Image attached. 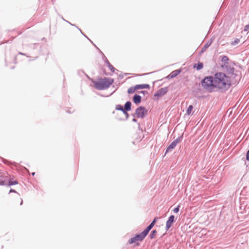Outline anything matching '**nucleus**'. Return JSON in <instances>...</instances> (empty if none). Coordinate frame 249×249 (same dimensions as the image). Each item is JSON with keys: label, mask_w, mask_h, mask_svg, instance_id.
<instances>
[{"label": "nucleus", "mask_w": 249, "mask_h": 249, "mask_svg": "<svg viewBox=\"0 0 249 249\" xmlns=\"http://www.w3.org/2000/svg\"><path fill=\"white\" fill-rule=\"evenodd\" d=\"M213 78L214 86L216 88L226 90L230 88L231 80L225 73L217 72L214 75Z\"/></svg>", "instance_id": "nucleus-1"}, {"label": "nucleus", "mask_w": 249, "mask_h": 249, "mask_svg": "<svg viewBox=\"0 0 249 249\" xmlns=\"http://www.w3.org/2000/svg\"><path fill=\"white\" fill-rule=\"evenodd\" d=\"M234 63L231 61L230 63L222 67L227 74L229 78H234L235 81L239 80L240 78L239 72L234 69Z\"/></svg>", "instance_id": "nucleus-2"}, {"label": "nucleus", "mask_w": 249, "mask_h": 249, "mask_svg": "<svg viewBox=\"0 0 249 249\" xmlns=\"http://www.w3.org/2000/svg\"><path fill=\"white\" fill-rule=\"evenodd\" d=\"M113 80L110 78H104L95 83V87L99 90L107 89L113 83Z\"/></svg>", "instance_id": "nucleus-3"}, {"label": "nucleus", "mask_w": 249, "mask_h": 249, "mask_svg": "<svg viewBox=\"0 0 249 249\" xmlns=\"http://www.w3.org/2000/svg\"><path fill=\"white\" fill-rule=\"evenodd\" d=\"M202 86L205 89L210 92L212 91L214 88H215L213 76H207L204 78L202 81Z\"/></svg>", "instance_id": "nucleus-4"}, {"label": "nucleus", "mask_w": 249, "mask_h": 249, "mask_svg": "<svg viewBox=\"0 0 249 249\" xmlns=\"http://www.w3.org/2000/svg\"><path fill=\"white\" fill-rule=\"evenodd\" d=\"M147 114V110L143 107L140 106L135 110V113L132 114L135 117L143 118Z\"/></svg>", "instance_id": "nucleus-5"}, {"label": "nucleus", "mask_w": 249, "mask_h": 249, "mask_svg": "<svg viewBox=\"0 0 249 249\" xmlns=\"http://www.w3.org/2000/svg\"><path fill=\"white\" fill-rule=\"evenodd\" d=\"M182 139L183 134L175 140L167 148L165 154L171 151L173 149H174L177 145L181 142Z\"/></svg>", "instance_id": "nucleus-6"}, {"label": "nucleus", "mask_w": 249, "mask_h": 249, "mask_svg": "<svg viewBox=\"0 0 249 249\" xmlns=\"http://www.w3.org/2000/svg\"><path fill=\"white\" fill-rule=\"evenodd\" d=\"M146 236V235L143 234V232L142 231L141 233L137 234L134 237L130 238L128 241V243L131 244L135 243L138 241H141Z\"/></svg>", "instance_id": "nucleus-7"}, {"label": "nucleus", "mask_w": 249, "mask_h": 249, "mask_svg": "<svg viewBox=\"0 0 249 249\" xmlns=\"http://www.w3.org/2000/svg\"><path fill=\"white\" fill-rule=\"evenodd\" d=\"M175 222V216L173 215H170L166 222V230L167 231Z\"/></svg>", "instance_id": "nucleus-8"}, {"label": "nucleus", "mask_w": 249, "mask_h": 249, "mask_svg": "<svg viewBox=\"0 0 249 249\" xmlns=\"http://www.w3.org/2000/svg\"><path fill=\"white\" fill-rule=\"evenodd\" d=\"M168 88L167 87L161 88L159 89L156 93H155L154 96L160 97L166 94Z\"/></svg>", "instance_id": "nucleus-9"}, {"label": "nucleus", "mask_w": 249, "mask_h": 249, "mask_svg": "<svg viewBox=\"0 0 249 249\" xmlns=\"http://www.w3.org/2000/svg\"><path fill=\"white\" fill-rule=\"evenodd\" d=\"M181 71L180 69L176 70L173 71L168 76V78H173L176 77L178 75Z\"/></svg>", "instance_id": "nucleus-10"}, {"label": "nucleus", "mask_w": 249, "mask_h": 249, "mask_svg": "<svg viewBox=\"0 0 249 249\" xmlns=\"http://www.w3.org/2000/svg\"><path fill=\"white\" fill-rule=\"evenodd\" d=\"M221 62L222 63V64L221 65V67H223L225 65H228L229 63H230V61H229V58L226 55L222 56Z\"/></svg>", "instance_id": "nucleus-11"}, {"label": "nucleus", "mask_w": 249, "mask_h": 249, "mask_svg": "<svg viewBox=\"0 0 249 249\" xmlns=\"http://www.w3.org/2000/svg\"><path fill=\"white\" fill-rule=\"evenodd\" d=\"M6 177H5L4 178H3V180H5L6 181V184H5L4 186H10L11 185H16V184H18V182L17 180L12 181L11 179H10L9 180H8L6 178Z\"/></svg>", "instance_id": "nucleus-12"}, {"label": "nucleus", "mask_w": 249, "mask_h": 249, "mask_svg": "<svg viewBox=\"0 0 249 249\" xmlns=\"http://www.w3.org/2000/svg\"><path fill=\"white\" fill-rule=\"evenodd\" d=\"M142 97L140 95L138 94L134 95L133 100L134 103L138 104L141 102Z\"/></svg>", "instance_id": "nucleus-13"}, {"label": "nucleus", "mask_w": 249, "mask_h": 249, "mask_svg": "<svg viewBox=\"0 0 249 249\" xmlns=\"http://www.w3.org/2000/svg\"><path fill=\"white\" fill-rule=\"evenodd\" d=\"M131 103L130 101L126 102L124 105V111H130L131 110Z\"/></svg>", "instance_id": "nucleus-14"}, {"label": "nucleus", "mask_w": 249, "mask_h": 249, "mask_svg": "<svg viewBox=\"0 0 249 249\" xmlns=\"http://www.w3.org/2000/svg\"><path fill=\"white\" fill-rule=\"evenodd\" d=\"M212 39H211L209 40L206 44L203 46L201 50V52H204L212 44Z\"/></svg>", "instance_id": "nucleus-15"}, {"label": "nucleus", "mask_w": 249, "mask_h": 249, "mask_svg": "<svg viewBox=\"0 0 249 249\" xmlns=\"http://www.w3.org/2000/svg\"><path fill=\"white\" fill-rule=\"evenodd\" d=\"M136 88L137 89H148L149 88V85L148 84H140V85H137Z\"/></svg>", "instance_id": "nucleus-16"}, {"label": "nucleus", "mask_w": 249, "mask_h": 249, "mask_svg": "<svg viewBox=\"0 0 249 249\" xmlns=\"http://www.w3.org/2000/svg\"><path fill=\"white\" fill-rule=\"evenodd\" d=\"M203 64L202 63L199 62L195 64L194 66V68H196L197 70H200L203 68Z\"/></svg>", "instance_id": "nucleus-17"}, {"label": "nucleus", "mask_w": 249, "mask_h": 249, "mask_svg": "<svg viewBox=\"0 0 249 249\" xmlns=\"http://www.w3.org/2000/svg\"><path fill=\"white\" fill-rule=\"evenodd\" d=\"M153 227V226H152V224H150V225L143 231V234L147 235L149 231Z\"/></svg>", "instance_id": "nucleus-18"}, {"label": "nucleus", "mask_w": 249, "mask_h": 249, "mask_svg": "<svg viewBox=\"0 0 249 249\" xmlns=\"http://www.w3.org/2000/svg\"><path fill=\"white\" fill-rule=\"evenodd\" d=\"M137 89H138L136 88V86L135 87H131L128 89L127 92L129 94L133 93Z\"/></svg>", "instance_id": "nucleus-19"}, {"label": "nucleus", "mask_w": 249, "mask_h": 249, "mask_svg": "<svg viewBox=\"0 0 249 249\" xmlns=\"http://www.w3.org/2000/svg\"><path fill=\"white\" fill-rule=\"evenodd\" d=\"M193 108V106L192 105H190L188 107V108H187V109L186 110V114H187L188 115H190L191 114V111H192Z\"/></svg>", "instance_id": "nucleus-20"}, {"label": "nucleus", "mask_w": 249, "mask_h": 249, "mask_svg": "<svg viewBox=\"0 0 249 249\" xmlns=\"http://www.w3.org/2000/svg\"><path fill=\"white\" fill-rule=\"evenodd\" d=\"M6 184V181L5 180H3V177L0 175V185H5Z\"/></svg>", "instance_id": "nucleus-21"}, {"label": "nucleus", "mask_w": 249, "mask_h": 249, "mask_svg": "<svg viewBox=\"0 0 249 249\" xmlns=\"http://www.w3.org/2000/svg\"><path fill=\"white\" fill-rule=\"evenodd\" d=\"M115 108H116V110L122 111L123 112H124V108L120 105H116Z\"/></svg>", "instance_id": "nucleus-22"}, {"label": "nucleus", "mask_w": 249, "mask_h": 249, "mask_svg": "<svg viewBox=\"0 0 249 249\" xmlns=\"http://www.w3.org/2000/svg\"><path fill=\"white\" fill-rule=\"evenodd\" d=\"M157 231L156 230H153L150 234V237L151 239L154 238L155 237Z\"/></svg>", "instance_id": "nucleus-23"}, {"label": "nucleus", "mask_w": 249, "mask_h": 249, "mask_svg": "<svg viewBox=\"0 0 249 249\" xmlns=\"http://www.w3.org/2000/svg\"><path fill=\"white\" fill-rule=\"evenodd\" d=\"M108 67L111 71L112 72H114L115 71V68L112 66V65L111 64H109V65H108Z\"/></svg>", "instance_id": "nucleus-24"}, {"label": "nucleus", "mask_w": 249, "mask_h": 249, "mask_svg": "<svg viewBox=\"0 0 249 249\" xmlns=\"http://www.w3.org/2000/svg\"><path fill=\"white\" fill-rule=\"evenodd\" d=\"M179 207H180V206L178 205V207L175 208L173 210L174 212L175 213H178L179 210Z\"/></svg>", "instance_id": "nucleus-25"}, {"label": "nucleus", "mask_w": 249, "mask_h": 249, "mask_svg": "<svg viewBox=\"0 0 249 249\" xmlns=\"http://www.w3.org/2000/svg\"><path fill=\"white\" fill-rule=\"evenodd\" d=\"M240 42V40L238 38L235 39L234 41L232 43V45L238 44Z\"/></svg>", "instance_id": "nucleus-26"}, {"label": "nucleus", "mask_w": 249, "mask_h": 249, "mask_svg": "<svg viewBox=\"0 0 249 249\" xmlns=\"http://www.w3.org/2000/svg\"><path fill=\"white\" fill-rule=\"evenodd\" d=\"M244 31H249V25H247L245 26Z\"/></svg>", "instance_id": "nucleus-27"}, {"label": "nucleus", "mask_w": 249, "mask_h": 249, "mask_svg": "<svg viewBox=\"0 0 249 249\" xmlns=\"http://www.w3.org/2000/svg\"><path fill=\"white\" fill-rule=\"evenodd\" d=\"M246 159L249 161V150L248 151L246 154Z\"/></svg>", "instance_id": "nucleus-28"}, {"label": "nucleus", "mask_w": 249, "mask_h": 249, "mask_svg": "<svg viewBox=\"0 0 249 249\" xmlns=\"http://www.w3.org/2000/svg\"><path fill=\"white\" fill-rule=\"evenodd\" d=\"M128 111H124L123 113L126 115V118L128 117V113L127 112Z\"/></svg>", "instance_id": "nucleus-29"}, {"label": "nucleus", "mask_w": 249, "mask_h": 249, "mask_svg": "<svg viewBox=\"0 0 249 249\" xmlns=\"http://www.w3.org/2000/svg\"><path fill=\"white\" fill-rule=\"evenodd\" d=\"M17 193V192L15 190H13V189H11L9 191V193Z\"/></svg>", "instance_id": "nucleus-30"}, {"label": "nucleus", "mask_w": 249, "mask_h": 249, "mask_svg": "<svg viewBox=\"0 0 249 249\" xmlns=\"http://www.w3.org/2000/svg\"><path fill=\"white\" fill-rule=\"evenodd\" d=\"M105 62L106 64L107 65V66L109 65V64H110L107 59H106Z\"/></svg>", "instance_id": "nucleus-31"}, {"label": "nucleus", "mask_w": 249, "mask_h": 249, "mask_svg": "<svg viewBox=\"0 0 249 249\" xmlns=\"http://www.w3.org/2000/svg\"><path fill=\"white\" fill-rule=\"evenodd\" d=\"M132 121L134 122H137V120L136 119L133 118V120H132Z\"/></svg>", "instance_id": "nucleus-32"}, {"label": "nucleus", "mask_w": 249, "mask_h": 249, "mask_svg": "<svg viewBox=\"0 0 249 249\" xmlns=\"http://www.w3.org/2000/svg\"><path fill=\"white\" fill-rule=\"evenodd\" d=\"M157 219H158V218H157V217L155 218H154V219L153 220V222H155V223H156V221H157Z\"/></svg>", "instance_id": "nucleus-33"}, {"label": "nucleus", "mask_w": 249, "mask_h": 249, "mask_svg": "<svg viewBox=\"0 0 249 249\" xmlns=\"http://www.w3.org/2000/svg\"><path fill=\"white\" fill-rule=\"evenodd\" d=\"M155 223H156L155 222H153V221H152L150 224H152V226H154V225L155 224Z\"/></svg>", "instance_id": "nucleus-34"}, {"label": "nucleus", "mask_w": 249, "mask_h": 249, "mask_svg": "<svg viewBox=\"0 0 249 249\" xmlns=\"http://www.w3.org/2000/svg\"><path fill=\"white\" fill-rule=\"evenodd\" d=\"M19 54H22V55H24V54H23V53H19Z\"/></svg>", "instance_id": "nucleus-35"}, {"label": "nucleus", "mask_w": 249, "mask_h": 249, "mask_svg": "<svg viewBox=\"0 0 249 249\" xmlns=\"http://www.w3.org/2000/svg\"><path fill=\"white\" fill-rule=\"evenodd\" d=\"M35 172L32 173V175H33V176H34V175H35Z\"/></svg>", "instance_id": "nucleus-36"}, {"label": "nucleus", "mask_w": 249, "mask_h": 249, "mask_svg": "<svg viewBox=\"0 0 249 249\" xmlns=\"http://www.w3.org/2000/svg\"><path fill=\"white\" fill-rule=\"evenodd\" d=\"M67 22H68L70 24H71V23L69 22V21H67ZM72 25H73V26L74 25L72 24Z\"/></svg>", "instance_id": "nucleus-37"}, {"label": "nucleus", "mask_w": 249, "mask_h": 249, "mask_svg": "<svg viewBox=\"0 0 249 249\" xmlns=\"http://www.w3.org/2000/svg\"><path fill=\"white\" fill-rule=\"evenodd\" d=\"M148 73H144V74H142V75H146V74H147Z\"/></svg>", "instance_id": "nucleus-38"}, {"label": "nucleus", "mask_w": 249, "mask_h": 249, "mask_svg": "<svg viewBox=\"0 0 249 249\" xmlns=\"http://www.w3.org/2000/svg\"><path fill=\"white\" fill-rule=\"evenodd\" d=\"M138 125H139V128H140V123H138Z\"/></svg>", "instance_id": "nucleus-39"}, {"label": "nucleus", "mask_w": 249, "mask_h": 249, "mask_svg": "<svg viewBox=\"0 0 249 249\" xmlns=\"http://www.w3.org/2000/svg\"><path fill=\"white\" fill-rule=\"evenodd\" d=\"M147 92L146 91H142V93H143V92Z\"/></svg>", "instance_id": "nucleus-40"}, {"label": "nucleus", "mask_w": 249, "mask_h": 249, "mask_svg": "<svg viewBox=\"0 0 249 249\" xmlns=\"http://www.w3.org/2000/svg\"><path fill=\"white\" fill-rule=\"evenodd\" d=\"M22 202H23V201H22H22H21V202L20 205H22Z\"/></svg>", "instance_id": "nucleus-41"}]
</instances>
